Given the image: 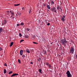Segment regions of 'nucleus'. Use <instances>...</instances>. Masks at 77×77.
Wrapping results in <instances>:
<instances>
[{
  "label": "nucleus",
  "mask_w": 77,
  "mask_h": 77,
  "mask_svg": "<svg viewBox=\"0 0 77 77\" xmlns=\"http://www.w3.org/2000/svg\"><path fill=\"white\" fill-rule=\"evenodd\" d=\"M60 42L61 43V44L66 45V43H67V42L66 41V39L64 38V39H61Z\"/></svg>",
  "instance_id": "1"
},
{
  "label": "nucleus",
  "mask_w": 77,
  "mask_h": 77,
  "mask_svg": "<svg viewBox=\"0 0 77 77\" xmlns=\"http://www.w3.org/2000/svg\"><path fill=\"white\" fill-rule=\"evenodd\" d=\"M74 47H71L70 49L69 53L70 54H74Z\"/></svg>",
  "instance_id": "2"
},
{
  "label": "nucleus",
  "mask_w": 77,
  "mask_h": 77,
  "mask_svg": "<svg viewBox=\"0 0 77 77\" xmlns=\"http://www.w3.org/2000/svg\"><path fill=\"white\" fill-rule=\"evenodd\" d=\"M66 74H67V77H72V75L70 73V72L69 71H67Z\"/></svg>",
  "instance_id": "3"
},
{
  "label": "nucleus",
  "mask_w": 77,
  "mask_h": 77,
  "mask_svg": "<svg viewBox=\"0 0 77 77\" xmlns=\"http://www.w3.org/2000/svg\"><path fill=\"white\" fill-rule=\"evenodd\" d=\"M6 23H7V21H6V20H4L2 23V26H4V25H6Z\"/></svg>",
  "instance_id": "4"
},
{
  "label": "nucleus",
  "mask_w": 77,
  "mask_h": 77,
  "mask_svg": "<svg viewBox=\"0 0 77 77\" xmlns=\"http://www.w3.org/2000/svg\"><path fill=\"white\" fill-rule=\"evenodd\" d=\"M56 8L55 7H53V8H52L51 9V10L52 11H54L55 10H56Z\"/></svg>",
  "instance_id": "5"
},
{
  "label": "nucleus",
  "mask_w": 77,
  "mask_h": 77,
  "mask_svg": "<svg viewBox=\"0 0 77 77\" xmlns=\"http://www.w3.org/2000/svg\"><path fill=\"white\" fill-rule=\"evenodd\" d=\"M18 75V74H17V73H14L13 74V75H11V77H13V76H15V75Z\"/></svg>",
  "instance_id": "6"
},
{
  "label": "nucleus",
  "mask_w": 77,
  "mask_h": 77,
  "mask_svg": "<svg viewBox=\"0 0 77 77\" xmlns=\"http://www.w3.org/2000/svg\"><path fill=\"white\" fill-rule=\"evenodd\" d=\"M23 50H21L20 51V54L21 55V56L23 55Z\"/></svg>",
  "instance_id": "7"
},
{
  "label": "nucleus",
  "mask_w": 77,
  "mask_h": 77,
  "mask_svg": "<svg viewBox=\"0 0 77 77\" xmlns=\"http://www.w3.org/2000/svg\"><path fill=\"white\" fill-rule=\"evenodd\" d=\"M3 31V28H0V33H2V32Z\"/></svg>",
  "instance_id": "8"
},
{
  "label": "nucleus",
  "mask_w": 77,
  "mask_h": 77,
  "mask_svg": "<svg viewBox=\"0 0 77 77\" xmlns=\"http://www.w3.org/2000/svg\"><path fill=\"white\" fill-rule=\"evenodd\" d=\"M57 9H58L59 11L60 10V9H61V7H59V6H58L57 7Z\"/></svg>",
  "instance_id": "9"
},
{
  "label": "nucleus",
  "mask_w": 77,
  "mask_h": 77,
  "mask_svg": "<svg viewBox=\"0 0 77 77\" xmlns=\"http://www.w3.org/2000/svg\"><path fill=\"white\" fill-rule=\"evenodd\" d=\"M14 44V42H12L11 43L10 45V47H12V45Z\"/></svg>",
  "instance_id": "10"
},
{
  "label": "nucleus",
  "mask_w": 77,
  "mask_h": 77,
  "mask_svg": "<svg viewBox=\"0 0 77 77\" xmlns=\"http://www.w3.org/2000/svg\"><path fill=\"white\" fill-rule=\"evenodd\" d=\"M47 7L48 9H50V7L49 5H47Z\"/></svg>",
  "instance_id": "11"
},
{
  "label": "nucleus",
  "mask_w": 77,
  "mask_h": 77,
  "mask_svg": "<svg viewBox=\"0 0 77 77\" xmlns=\"http://www.w3.org/2000/svg\"><path fill=\"white\" fill-rule=\"evenodd\" d=\"M26 51L28 53H30V51L29 49H26Z\"/></svg>",
  "instance_id": "12"
},
{
  "label": "nucleus",
  "mask_w": 77,
  "mask_h": 77,
  "mask_svg": "<svg viewBox=\"0 0 77 77\" xmlns=\"http://www.w3.org/2000/svg\"><path fill=\"white\" fill-rule=\"evenodd\" d=\"M61 20L62 21H65V18H63V17H61Z\"/></svg>",
  "instance_id": "13"
},
{
  "label": "nucleus",
  "mask_w": 77,
  "mask_h": 77,
  "mask_svg": "<svg viewBox=\"0 0 77 77\" xmlns=\"http://www.w3.org/2000/svg\"><path fill=\"white\" fill-rule=\"evenodd\" d=\"M20 5V4H14V6H19V5Z\"/></svg>",
  "instance_id": "14"
},
{
  "label": "nucleus",
  "mask_w": 77,
  "mask_h": 77,
  "mask_svg": "<svg viewBox=\"0 0 77 77\" xmlns=\"http://www.w3.org/2000/svg\"><path fill=\"white\" fill-rule=\"evenodd\" d=\"M4 74H6V69H4Z\"/></svg>",
  "instance_id": "15"
},
{
  "label": "nucleus",
  "mask_w": 77,
  "mask_h": 77,
  "mask_svg": "<svg viewBox=\"0 0 77 77\" xmlns=\"http://www.w3.org/2000/svg\"><path fill=\"white\" fill-rule=\"evenodd\" d=\"M51 4H52V5H54V1H53V0L51 1Z\"/></svg>",
  "instance_id": "16"
},
{
  "label": "nucleus",
  "mask_w": 77,
  "mask_h": 77,
  "mask_svg": "<svg viewBox=\"0 0 77 77\" xmlns=\"http://www.w3.org/2000/svg\"><path fill=\"white\" fill-rule=\"evenodd\" d=\"M25 38H29V36H28V35H25Z\"/></svg>",
  "instance_id": "17"
},
{
  "label": "nucleus",
  "mask_w": 77,
  "mask_h": 77,
  "mask_svg": "<svg viewBox=\"0 0 77 77\" xmlns=\"http://www.w3.org/2000/svg\"><path fill=\"white\" fill-rule=\"evenodd\" d=\"M20 25H21V26H23L24 25V23L22 22L20 23Z\"/></svg>",
  "instance_id": "18"
},
{
  "label": "nucleus",
  "mask_w": 77,
  "mask_h": 77,
  "mask_svg": "<svg viewBox=\"0 0 77 77\" xmlns=\"http://www.w3.org/2000/svg\"><path fill=\"white\" fill-rule=\"evenodd\" d=\"M24 41V40L23 39H22V40H20V43H21V42H23V41Z\"/></svg>",
  "instance_id": "19"
},
{
  "label": "nucleus",
  "mask_w": 77,
  "mask_h": 77,
  "mask_svg": "<svg viewBox=\"0 0 77 77\" xmlns=\"http://www.w3.org/2000/svg\"><path fill=\"white\" fill-rule=\"evenodd\" d=\"M18 62H19V63H21V61L20 59H18Z\"/></svg>",
  "instance_id": "20"
},
{
  "label": "nucleus",
  "mask_w": 77,
  "mask_h": 77,
  "mask_svg": "<svg viewBox=\"0 0 77 77\" xmlns=\"http://www.w3.org/2000/svg\"><path fill=\"white\" fill-rule=\"evenodd\" d=\"M13 72L12 71H10V72H9L8 74H12Z\"/></svg>",
  "instance_id": "21"
},
{
  "label": "nucleus",
  "mask_w": 77,
  "mask_h": 77,
  "mask_svg": "<svg viewBox=\"0 0 77 77\" xmlns=\"http://www.w3.org/2000/svg\"><path fill=\"white\" fill-rule=\"evenodd\" d=\"M48 66H49V68H51V65L49 64Z\"/></svg>",
  "instance_id": "22"
},
{
  "label": "nucleus",
  "mask_w": 77,
  "mask_h": 77,
  "mask_svg": "<svg viewBox=\"0 0 77 77\" xmlns=\"http://www.w3.org/2000/svg\"><path fill=\"white\" fill-rule=\"evenodd\" d=\"M41 58H39L38 59V62H39V61H41Z\"/></svg>",
  "instance_id": "23"
},
{
  "label": "nucleus",
  "mask_w": 77,
  "mask_h": 77,
  "mask_svg": "<svg viewBox=\"0 0 77 77\" xmlns=\"http://www.w3.org/2000/svg\"><path fill=\"white\" fill-rule=\"evenodd\" d=\"M41 71H42L41 69H39V72H40V73H42V72H41Z\"/></svg>",
  "instance_id": "24"
},
{
  "label": "nucleus",
  "mask_w": 77,
  "mask_h": 77,
  "mask_svg": "<svg viewBox=\"0 0 77 77\" xmlns=\"http://www.w3.org/2000/svg\"><path fill=\"white\" fill-rule=\"evenodd\" d=\"M66 16L64 15H63V17H61L62 18H65Z\"/></svg>",
  "instance_id": "25"
},
{
  "label": "nucleus",
  "mask_w": 77,
  "mask_h": 77,
  "mask_svg": "<svg viewBox=\"0 0 77 77\" xmlns=\"http://www.w3.org/2000/svg\"><path fill=\"white\" fill-rule=\"evenodd\" d=\"M22 36V35H21V33H19V36L20 37H21V36Z\"/></svg>",
  "instance_id": "26"
},
{
  "label": "nucleus",
  "mask_w": 77,
  "mask_h": 77,
  "mask_svg": "<svg viewBox=\"0 0 77 77\" xmlns=\"http://www.w3.org/2000/svg\"><path fill=\"white\" fill-rule=\"evenodd\" d=\"M61 50H64V47H62V48L61 49Z\"/></svg>",
  "instance_id": "27"
},
{
  "label": "nucleus",
  "mask_w": 77,
  "mask_h": 77,
  "mask_svg": "<svg viewBox=\"0 0 77 77\" xmlns=\"http://www.w3.org/2000/svg\"><path fill=\"white\" fill-rule=\"evenodd\" d=\"M33 44H38V43L35 42H33Z\"/></svg>",
  "instance_id": "28"
},
{
  "label": "nucleus",
  "mask_w": 77,
  "mask_h": 77,
  "mask_svg": "<svg viewBox=\"0 0 77 77\" xmlns=\"http://www.w3.org/2000/svg\"><path fill=\"white\" fill-rule=\"evenodd\" d=\"M7 13L8 15H9V11H7Z\"/></svg>",
  "instance_id": "29"
},
{
  "label": "nucleus",
  "mask_w": 77,
  "mask_h": 77,
  "mask_svg": "<svg viewBox=\"0 0 77 77\" xmlns=\"http://www.w3.org/2000/svg\"><path fill=\"white\" fill-rule=\"evenodd\" d=\"M32 37L33 38H36V36L34 35Z\"/></svg>",
  "instance_id": "30"
},
{
  "label": "nucleus",
  "mask_w": 77,
  "mask_h": 77,
  "mask_svg": "<svg viewBox=\"0 0 77 77\" xmlns=\"http://www.w3.org/2000/svg\"><path fill=\"white\" fill-rule=\"evenodd\" d=\"M4 66H8L6 63H5Z\"/></svg>",
  "instance_id": "31"
},
{
  "label": "nucleus",
  "mask_w": 77,
  "mask_h": 77,
  "mask_svg": "<svg viewBox=\"0 0 77 77\" xmlns=\"http://www.w3.org/2000/svg\"><path fill=\"white\" fill-rule=\"evenodd\" d=\"M57 11V10H54V12H55L56 13H57V11Z\"/></svg>",
  "instance_id": "32"
},
{
  "label": "nucleus",
  "mask_w": 77,
  "mask_h": 77,
  "mask_svg": "<svg viewBox=\"0 0 77 77\" xmlns=\"http://www.w3.org/2000/svg\"><path fill=\"white\" fill-rule=\"evenodd\" d=\"M17 15H20V13H17Z\"/></svg>",
  "instance_id": "33"
},
{
  "label": "nucleus",
  "mask_w": 77,
  "mask_h": 77,
  "mask_svg": "<svg viewBox=\"0 0 77 77\" xmlns=\"http://www.w3.org/2000/svg\"><path fill=\"white\" fill-rule=\"evenodd\" d=\"M47 26H50V23H48L47 24Z\"/></svg>",
  "instance_id": "34"
},
{
  "label": "nucleus",
  "mask_w": 77,
  "mask_h": 77,
  "mask_svg": "<svg viewBox=\"0 0 77 77\" xmlns=\"http://www.w3.org/2000/svg\"><path fill=\"white\" fill-rule=\"evenodd\" d=\"M46 65H47L48 66V65H49V64L48 63H46Z\"/></svg>",
  "instance_id": "35"
},
{
  "label": "nucleus",
  "mask_w": 77,
  "mask_h": 77,
  "mask_svg": "<svg viewBox=\"0 0 77 77\" xmlns=\"http://www.w3.org/2000/svg\"><path fill=\"white\" fill-rule=\"evenodd\" d=\"M46 3H45L44 4H43V6H45V5L46 6Z\"/></svg>",
  "instance_id": "36"
},
{
  "label": "nucleus",
  "mask_w": 77,
  "mask_h": 77,
  "mask_svg": "<svg viewBox=\"0 0 77 77\" xmlns=\"http://www.w3.org/2000/svg\"><path fill=\"white\" fill-rule=\"evenodd\" d=\"M26 30L27 31H29V30H30V29H29V28H27Z\"/></svg>",
  "instance_id": "37"
},
{
  "label": "nucleus",
  "mask_w": 77,
  "mask_h": 77,
  "mask_svg": "<svg viewBox=\"0 0 77 77\" xmlns=\"http://www.w3.org/2000/svg\"><path fill=\"white\" fill-rule=\"evenodd\" d=\"M46 53H47V52L46 51H44V54H46Z\"/></svg>",
  "instance_id": "38"
},
{
  "label": "nucleus",
  "mask_w": 77,
  "mask_h": 77,
  "mask_svg": "<svg viewBox=\"0 0 77 77\" xmlns=\"http://www.w3.org/2000/svg\"><path fill=\"white\" fill-rule=\"evenodd\" d=\"M20 26V24H19V23L17 24V26Z\"/></svg>",
  "instance_id": "39"
},
{
  "label": "nucleus",
  "mask_w": 77,
  "mask_h": 77,
  "mask_svg": "<svg viewBox=\"0 0 77 77\" xmlns=\"http://www.w3.org/2000/svg\"><path fill=\"white\" fill-rule=\"evenodd\" d=\"M11 15H14V13L12 12H11Z\"/></svg>",
  "instance_id": "40"
},
{
  "label": "nucleus",
  "mask_w": 77,
  "mask_h": 77,
  "mask_svg": "<svg viewBox=\"0 0 77 77\" xmlns=\"http://www.w3.org/2000/svg\"><path fill=\"white\" fill-rule=\"evenodd\" d=\"M2 48L0 47V51H2Z\"/></svg>",
  "instance_id": "41"
},
{
  "label": "nucleus",
  "mask_w": 77,
  "mask_h": 77,
  "mask_svg": "<svg viewBox=\"0 0 77 77\" xmlns=\"http://www.w3.org/2000/svg\"><path fill=\"white\" fill-rule=\"evenodd\" d=\"M22 10H24V8L23 7L22 8Z\"/></svg>",
  "instance_id": "42"
},
{
  "label": "nucleus",
  "mask_w": 77,
  "mask_h": 77,
  "mask_svg": "<svg viewBox=\"0 0 77 77\" xmlns=\"http://www.w3.org/2000/svg\"><path fill=\"white\" fill-rule=\"evenodd\" d=\"M75 57H76V59H77V55H75Z\"/></svg>",
  "instance_id": "43"
},
{
  "label": "nucleus",
  "mask_w": 77,
  "mask_h": 77,
  "mask_svg": "<svg viewBox=\"0 0 77 77\" xmlns=\"http://www.w3.org/2000/svg\"><path fill=\"white\" fill-rule=\"evenodd\" d=\"M22 57H25V55H23Z\"/></svg>",
  "instance_id": "44"
},
{
  "label": "nucleus",
  "mask_w": 77,
  "mask_h": 77,
  "mask_svg": "<svg viewBox=\"0 0 77 77\" xmlns=\"http://www.w3.org/2000/svg\"><path fill=\"white\" fill-rule=\"evenodd\" d=\"M30 64H33V62H30Z\"/></svg>",
  "instance_id": "45"
},
{
  "label": "nucleus",
  "mask_w": 77,
  "mask_h": 77,
  "mask_svg": "<svg viewBox=\"0 0 77 77\" xmlns=\"http://www.w3.org/2000/svg\"><path fill=\"white\" fill-rule=\"evenodd\" d=\"M30 12H31V10H30L29 11V13L30 14Z\"/></svg>",
  "instance_id": "46"
},
{
  "label": "nucleus",
  "mask_w": 77,
  "mask_h": 77,
  "mask_svg": "<svg viewBox=\"0 0 77 77\" xmlns=\"http://www.w3.org/2000/svg\"><path fill=\"white\" fill-rule=\"evenodd\" d=\"M61 9V11H60V12H61L62 11V9L61 8V9Z\"/></svg>",
  "instance_id": "47"
},
{
  "label": "nucleus",
  "mask_w": 77,
  "mask_h": 77,
  "mask_svg": "<svg viewBox=\"0 0 77 77\" xmlns=\"http://www.w3.org/2000/svg\"><path fill=\"white\" fill-rule=\"evenodd\" d=\"M10 13L11 12V13L12 12V11H10Z\"/></svg>",
  "instance_id": "48"
},
{
  "label": "nucleus",
  "mask_w": 77,
  "mask_h": 77,
  "mask_svg": "<svg viewBox=\"0 0 77 77\" xmlns=\"http://www.w3.org/2000/svg\"><path fill=\"white\" fill-rule=\"evenodd\" d=\"M11 17H13V16L12 15L11 16Z\"/></svg>",
  "instance_id": "49"
},
{
  "label": "nucleus",
  "mask_w": 77,
  "mask_h": 77,
  "mask_svg": "<svg viewBox=\"0 0 77 77\" xmlns=\"http://www.w3.org/2000/svg\"><path fill=\"white\" fill-rule=\"evenodd\" d=\"M13 18H14V17H13Z\"/></svg>",
  "instance_id": "50"
},
{
  "label": "nucleus",
  "mask_w": 77,
  "mask_h": 77,
  "mask_svg": "<svg viewBox=\"0 0 77 77\" xmlns=\"http://www.w3.org/2000/svg\"><path fill=\"white\" fill-rule=\"evenodd\" d=\"M45 23L46 22V21H45Z\"/></svg>",
  "instance_id": "51"
},
{
  "label": "nucleus",
  "mask_w": 77,
  "mask_h": 77,
  "mask_svg": "<svg viewBox=\"0 0 77 77\" xmlns=\"http://www.w3.org/2000/svg\"><path fill=\"white\" fill-rule=\"evenodd\" d=\"M51 72H52V71H51Z\"/></svg>",
  "instance_id": "52"
}]
</instances>
